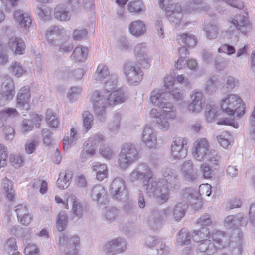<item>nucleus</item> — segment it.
<instances>
[{
	"label": "nucleus",
	"instance_id": "42",
	"mask_svg": "<svg viewBox=\"0 0 255 255\" xmlns=\"http://www.w3.org/2000/svg\"><path fill=\"white\" fill-rule=\"evenodd\" d=\"M188 207L186 203L178 202L173 210V215L175 221H180L185 214V211Z\"/></svg>",
	"mask_w": 255,
	"mask_h": 255
},
{
	"label": "nucleus",
	"instance_id": "43",
	"mask_svg": "<svg viewBox=\"0 0 255 255\" xmlns=\"http://www.w3.org/2000/svg\"><path fill=\"white\" fill-rule=\"evenodd\" d=\"M217 108L214 104H208L205 107V116L208 122H213L217 117Z\"/></svg>",
	"mask_w": 255,
	"mask_h": 255
},
{
	"label": "nucleus",
	"instance_id": "5",
	"mask_svg": "<svg viewBox=\"0 0 255 255\" xmlns=\"http://www.w3.org/2000/svg\"><path fill=\"white\" fill-rule=\"evenodd\" d=\"M222 111L229 115L240 117L245 113V106L242 99L238 95L230 94L226 95L220 102Z\"/></svg>",
	"mask_w": 255,
	"mask_h": 255
},
{
	"label": "nucleus",
	"instance_id": "19",
	"mask_svg": "<svg viewBox=\"0 0 255 255\" xmlns=\"http://www.w3.org/2000/svg\"><path fill=\"white\" fill-rule=\"evenodd\" d=\"M183 12L178 4H169L165 8V15L168 20L175 25L179 24L182 18Z\"/></svg>",
	"mask_w": 255,
	"mask_h": 255
},
{
	"label": "nucleus",
	"instance_id": "52",
	"mask_svg": "<svg viewBox=\"0 0 255 255\" xmlns=\"http://www.w3.org/2000/svg\"><path fill=\"white\" fill-rule=\"evenodd\" d=\"M10 69L12 73L17 77H21L26 70L22 65L18 62H13L11 64Z\"/></svg>",
	"mask_w": 255,
	"mask_h": 255
},
{
	"label": "nucleus",
	"instance_id": "44",
	"mask_svg": "<svg viewBox=\"0 0 255 255\" xmlns=\"http://www.w3.org/2000/svg\"><path fill=\"white\" fill-rule=\"evenodd\" d=\"M55 16L58 20L66 21L70 20L71 14L66 8L57 7L55 8Z\"/></svg>",
	"mask_w": 255,
	"mask_h": 255
},
{
	"label": "nucleus",
	"instance_id": "6",
	"mask_svg": "<svg viewBox=\"0 0 255 255\" xmlns=\"http://www.w3.org/2000/svg\"><path fill=\"white\" fill-rule=\"evenodd\" d=\"M139 155L135 146L131 143L123 144L119 154L118 165L121 169L125 170L137 161Z\"/></svg>",
	"mask_w": 255,
	"mask_h": 255
},
{
	"label": "nucleus",
	"instance_id": "20",
	"mask_svg": "<svg viewBox=\"0 0 255 255\" xmlns=\"http://www.w3.org/2000/svg\"><path fill=\"white\" fill-rule=\"evenodd\" d=\"M172 215L173 210L169 207L163 209L160 213L157 211H154L152 213L151 216L149 217L148 224L152 228L156 227L159 221L170 218L172 217Z\"/></svg>",
	"mask_w": 255,
	"mask_h": 255
},
{
	"label": "nucleus",
	"instance_id": "40",
	"mask_svg": "<svg viewBox=\"0 0 255 255\" xmlns=\"http://www.w3.org/2000/svg\"><path fill=\"white\" fill-rule=\"evenodd\" d=\"M192 239V232H189L186 229L183 228L178 232L176 242L179 245L189 244Z\"/></svg>",
	"mask_w": 255,
	"mask_h": 255
},
{
	"label": "nucleus",
	"instance_id": "25",
	"mask_svg": "<svg viewBox=\"0 0 255 255\" xmlns=\"http://www.w3.org/2000/svg\"><path fill=\"white\" fill-rule=\"evenodd\" d=\"M128 31L131 35L136 38H138L146 33V27L144 22L142 20H135L129 24Z\"/></svg>",
	"mask_w": 255,
	"mask_h": 255
},
{
	"label": "nucleus",
	"instance_id": "18",
	"mask_svg": "<svg viewBox=\"0 0 255 255\" xmlns=\"http://www.w3.org/2000/svg\"><path fill=\"white\" fill-rule=\"evenodd\" d=\"M147 46L145 42L137 43L134 47V53L136 59L144 68H147L151 62V59L147 55Z\"/></svg>",
	"mask_w": 255,
	"mask_h": 255
},
{
	"label": "nucleus",
	"instance_id": "64",
	"mask_svg": "<svg viewBox=\"0 0 255 255\" xmlns=\"http://www.w3.org/2000/svg\"><path fill=\"white\" fill-rule=\"evenodd\" d=\"M217 86L215 82L211 79L208 80L205 83L204 90L207 94H212L216 91Z\"/></svg>",
	"mask_w": 255,
	"mask_h": 255
},
{
	"label": "nucleus",
	"instance_id": "27",
	"mask_svg": "<svg viewBox=\"0 0 255 255\" xmlns=\"http://www.w3.org/2000/svg\"><path fill=\"white\" fill-rule=\"evenodd\" d=\"M244 217L239 213L227 216L224 220V226L228 229L238 228L243 225Z\"/></svg>",
	"mask_w": 255,
	"mask_h": 255
},
{
	"label": "nucleus",
	"instance_id": "51",
	"mask_svg": "<svg viewBox=\"0 0 255 255\" xmlns=\"http://www.w3.org/2000/svg\"><path fill=\"white\" fill-rule=\"evenodd\" d=\"M243 234L240 233L239 234L238 241L234 245L233 242L231 243V253L232 255H241L242 252L243 244Z\"/></svg>",
	"mask_w": 255,
	"mask_h": 255
},
{
	"label": "nucleus",
	"instance_id": "50",
	"mask_svg": "<svg viewBox=\"0 0 255 255\" xmlns=\"http://www.w3.org/2000/svg\"><path fill=\"white\" fill-rule=\"evenodd\" d=\"M9 161L12 166L19 168L23 165L24 157L19 154H11L9 157Z\"/></svg>",
	"mask_w": 255,
	"mask_h": 255
},
{
	"label": "nucleus",
	"instance_id": "46",
	"mask_svg": "<svg viewBox=\"0 0 255 255\" xmlns=\"http://www.w3.org/2000/svg\"><path fill=\"white\" fill-rule=\"evenodd\" d=\"M68 223V218L65 212L61 211L58 214L56 225L58 230L60 232L63 231L66 227Z\"/></svg>",
	"mask_w": 255,
	"mask_h": 255
},
{
	"label": "nucleus",
	"instance_id": "48",
	"mask_svg": "<svg viewBox=\"0 0 255 255\" xmlns=\"http://www.w3.org/2000/svg\"><path fill=\"white\" fill-rule=\"evenodd\" d=\"M77 136L74 128L71 129L70 139L69 136H65L63 138V148L65 150H68L72 145L75 143Z\"/></svg>",
	"mask_w": 255,
	"mask_h": 255
},
{
	"label": "nucleus",
	"instance_id": "33",
	"mask_svg": "<svg viewBox=\"0 0 255 255\" xmlns=\"http://www.w3.org/2000/svg\"><path fill=\"white\" fill-rule=\"evenodd\" d=\"M2 90L7 99H12L14 95V85L12 79L9 77L4 78L2 84Z\"/></svg>",
	"mask_w": 255,
	"mask_h": 255
},
{
	"label": "nucleus",
	"instance_id": "30",
	"mask_svg": "<svg viewBox=\"0 0 255 255\" xmlns=\"http://www.w3.org/2000/svg\"><path fill=\"white\" fill-rule=\"evenodd\" d=\"M64 29L60 26H52L47 29L45 32V38L48 44L51 46L56 45V41L54 37L58 35H61L63 32Z\"/></svg>",
	"mask_w": 255,
	"mask_h": 255
},
{
	"label": "nucleus",
	"instance_id": "4",
	"mask_svg": "<svg viewBox=\"0 0 255 255\" xmlns=\"http://www.w3.org/2000/svg\"><path fill=\"white\" fill-rule=\"evenodd\" d=\"M193 158L198 161L206 160L214 168L218 166L220 157L217 151L210 148V143L205 138L197 139L192 148Z\"/></svg>",
	"mask_w": 255,
	"mask_h": 255
},
{
	"label": "nucleus",
	"instance_id": "53",
	"mask_svg": "<svg viewBox=\"0 0 255 255\" xmlns=\"http://www.w3.org/2000/svg\"><path fill=\"white\" fill-rule=\"evenodd\" d=\"M116 46L120 51H126L130 47L128 39L124 37H120L117 39Z\"/></svg>",
	"mask_w": 255,
	"mask_h": 255
},
{
	"label": "nucleus",
	"instance_id": "2",
	"mask_svg": "<svg viewBox=\"0 0 255 255\" xmlns=\"http://www.w3.org/2000/svg\"><path fill=\"white\" fill-rule=\"evenodd\" d=\"M168 94L162 90L156 89L150 93V101L158 110L152 108L149 113L151 118L155 119L157 127L162 131H167L170 127V121L174 120L177 116L176 108L168 101Z\"/></svg>",
	"mask_w": 255,
	"mask_h": 255
},
{
	"label": "nucleus",
	"instance_id": "24",
	"mask_svg": "<svg viewBox=\"0 0 255 255\" xmlns=\"http://www.w3.org/2000/svg\"><path fill=\"white\" fill-rule=\"evenodd\" d=\"M7 46L15 55L23 54L26 48L24 40L17 36H12L8 39Z\"/></svg>",
	"mask_w": 255,
	"mask_h": 255
},
{
	"label": "nucleus",
	"instance_id": "14",
	"mask_svg": "<svg viewBox=\"0 0 255 255\" xmlns=\"http://www.w3.org/2000/svg\"><path fill=\"white\" fill-rule=\"evenodd\" d=\"M210 237L213 242L212 243L210 240L209 248L213 246L215 248V251L212 254H214L218 250L227 247L230 244V236L220 230H214L212 231Z\"/></svg>",
	"mask_w": 255,
	"mask_h": 255
},
{
	"label": "nucleus",
	"instance_id": "10",
	"mask_svg": "<svg viewBox=\"0 0 255 255\" xmlns=\"http://www.w3.org/2000/svg\"><path fill=\"white\" fill-rule=\"evenodd\" d=\"M105 140L103 134H97L89 137L84 144V148L81 151L80 158L83 161H85L93 156L97 146Z\"/></svg>",
	"mask_w": 255,
	"mask_h": 255
},
{
	"label": "nucleus",
	"instance_id": "11",
	"mask_svg": "<svg viewBox=\"0 0 255 255\" xmlns=\"http://www.w3.org/2000/svg\"><path fill=\"white\" fill-rule=\"evenodd\" d=\"M190 100L188 105V110L192 113H200L205 106L206 99L203 92L196 89L190 94Z\"/></svg>",
	"mask_w": 255,
	"mask_h": 255
},
{
	"label": "nucleus",
	"instance_id": "55",
	"mask_svg": "<svg viewBox=\"0 0 255 255\" xmlns=\"http://www.w3.org/2000/svg\"><path fill=\"white\" fill-rule=\"evenodd\" d=\"M39 144L38 139H31L28 140L25 145V150L27 154H30L34 153Z\"/></svg>",
	"mask_w": 255,
	"mask_h": 255
},
{
	"label": "nucleus",
	"instance_id": "15",
	"mask_svg": "<svg viewBox=\"0 0 255 255\" xmlns=\"http://www.w3.org/2000/svg\"><path fill=\"white\" fill-rule=\"evenodd\" d=\"M109 192L113 198L121 200L127 195L126 186L124 180L121 177H116L112 181Z\"/></svg>",
	"mask_w": 255,
	"mask_h": 255
},
{
	"label": "nucleus",
	"instance_id": "38",
	"mask_svg": "<svg viewBox=\"0 0 255 255\" xmlns=\"http://www.w3.org/2000/svg\"><path fill=\"white\" fill-rule=\"evenodd\" d=\"M88 52V50L86 47L79 45L75 48L71 57L76 61L83 62L87 58Z\"/></svg>",
	"mask_w": 255,
	"mask_h": 255
},
{
	"label": "nucleus",
	"instance_id": "62",
	"mask_svg": "<svg viewBox=\"0 0 255 255\" xmlns=\"http://www.w3.org/2000/svg\"><path fill=\"white\" fill-rule=\"evenodd\" d=\"M81 88L78 86L72 87L67 93V97L70 101H72L76 98L81 92Z\"/></svg>",
	"mask_w": 255,
	"mask_h": 255
},
{
	"label": "nucleus",
	"instance_id": "41",
	"mask_svg": "<svg viewBox=\"0 0 255 255\" xmlns=\"http://www.w3.org/2000/svg\"><path fill=\"white\" fill-rule=\"evenodd\" d=\"M110 75L108 67L103 64H101L98 66L94 77L96 81H102L105 80Z\"/></svg>",
	"mask_w": 255,
	"mask_h": 255
},
{
	"label": "nucleus",
	"instance_id": "57",
	"mask_svg": "<svg viewBox=\"0 0 255 255\" xmlns=\"http://www.w3.org/2000/svg\"><path fill=\"white\" fill-rule=\"evenodd\" d=\"M17 248L16 240L14 237L8 238L4 246V250L8 253L17 251Z\"/></svg>",
	"mask_w": 255,
	"mask_h": 255
},
{
	"label": "nucleus",
	"instance_id": "17",
	"mask_svg": "<svg viewBox=\"0 0 255 255\" xmlns=\"http://www.w3.org/2000/svg\"><path fill=\"white\" fill-rule=\"evenodd\" d=\"M187 143V139L184 138H180L172 142L170 155L173 159H180L186 156L187 150L184 145Z\"/></svg>",
	"mask_w": 255,
	"mask_h": 255
},
{
	"label": "nucleus",
	"instance_id": "13",
	"mask_svg": "<svg viewBox=\"0 0 255 255\" xmlns=\"http://www.w3.org/2000/svg\"><path fill=\"white\" fill-rule=\"evenodd\" d=\"M127 242L123 238L117 237L107 241L103 246L104 252L108 255H114L124 252Z\"/></svg>",
	"mask_w": 255,
	"mask_h": 255
},
{
	"label": "nucleus",
	"instance_id": "45",
	"mask_svg": "<svg viewBox=\"0 0 255 255\" xmlns=\"http://www.w3.org/2000/svg\"><path fill=\"white\" fill-rule=\"evenodd\" d=\"M83 74L84 71L82 69L75 70L67 69L64 71L63 78L64 79L74 78L80 79L82 78Z\"/></svg>",
	"mask_w": 255,
	"mask_h": 255
},
{
	"label": "nucleus",
	"instance_id": "1",
	"mask_svg": "<svg viewBox=\"0 0 255 255\" xmlns=\"http://www.w3.org/2000/svg\"><path fill=\"white\" fill-rule=\"evenodd\" d=\"M161 173V178L151 180L154 175L153 171L146 164H140L129 174L128 180L134 182L145 179L143 186L146 194L156 197L158 202L163 204L168 201L171 193L179 190V185L174 169L169 167L164 168Z\"/></svg>",
	"mask_w": 255,
	"mask_h": 255
},
{
	"label": "nucleus",
	"instance_id": "9",
	"mask_svg": "<svg viewBox=\"0 0 255 255\" xmlns=\"http://www.w3.org/2000/svg\"><path fill=\"white\" fill-rule=\"evenodd\" d=\"M123 73L127 82L130 85H136L142 79V70L135 62L127 61L125 62L123 66Z\"/></svg>",
	"mask_w": 255,
	"mask_h": 255
},
{
	"label": "nucleus",
	"instance_id": "23",
	"mask_svg": "<svg viewBox=\"0 0 255 255\" xmlns=\"http://www.w3.org/2000/svg\"><path fill=\"white\" fill-rule=\"evenodd\" d=\"M13 17L17 27L23 31L27 30L31 24L32 20L30 15L21 10L15 11Z\"/></svg>",
	"mask_w": 255,
	"mask_h": 255
},
{
	"label": "nucleus",
	"instance_id": "59",
	"mask_svg": "<svg viewBox=\"0 0 255 255\" xmlns=\"http://www.w3.org/2000/svg\"><path fill=\"white\" fill-rule=\"evenodd\" d=\"M200 171L204 178L210 179L212 177L213 170L209 164L202 163L200 166Z\"/></svg>",
	"mask_w": 255,
	"mask_h": 255
},
{
	"label": "nucleus",
	"instance_id": "29",
	"mask_svg": "<svg viewBox=\"0 0 255 255\" xmlns=\"http://www.w3.org/2000/svg\"><path fill=\"white\" fill-rule=\"evenodd\" d=\"M91 197L94 201L102 204L107 198L106 190L102 185H96L91 189Z\"/></svg>",
	"mask_w": 255,
	"mask_h": 255
},
{
	"label": "nucleus",
	"instance_id": "63",
	"mask_svg": "<svg viewBox=\"0 0 255 255\" xmlns=\"http://www.w3.org/2000/svg\"><path fill=\"white\" fill-rule=\"evenodd\" d=\"M238 84V81L235 78L232 76H228L227 78L225 88L227 89V91H232L236 86Z\"/></svg>",
	"mask_w": 255,
	"mask_h": 255
},
{
	"label": "nucleus",
	"instance_id": "60",
	"mask_svg": "<svg viewBox=\"0 0 255 255\" xmlns=\"http://www.w3.org/2000/svg\"><path fill=\"white\" fill-rule=\"evenodd\" d=\"M7 151L5 146L0 145V169L7 164Z\"/></svg>",
	"mask_w": 255,
	"mask_h": 255
},
{
	"label": "nucleus",
	"instance_id": "12",
	"mask_svg": "<svg viewBox=\"0 0 255 255\" xmlns=\"http://www.w3.org/2000/svg\"><path fill=\"white\" fill-rule=\"evenodd\" d=\"M69 205L71 206V219L75 221L82 219L84 215V207L79 199L73 194L67 196L66 203H64V208L69 209Z\"/></svg>",
	"mask_w": 255,
	"mask_h": 255
},
{
	"label": "nucleus",
	"instance_id": "22",
	"mask_svg": "<svg viewBox=\"0 0 255 255\" xmlns=\"http://www.w3.org/2000/svg\"><path fill=\"white\" fill-rule=\"evenodd\" d=\"M142 141L144 145L149 148H155L157 144V137L156 133L149 125H146L142 132Z\"/></svg>",
	"mask_w": 255,
	"mask_h": 255
},
{
	"label": "nucleus",
	"instance_id": "26",
	"mask_svg": "<svg viewBox=\"0 0 255 255\" xmlns=\"http://www.w3.org/2000/svg\"><path fill=\"white\" fill-rule=\"evenodd\" d=\"M30 93L28 87L21 88L17 95V105L18 107L27 109L30 101Z\"/></svg>",
	"mask_w": 255,
	"mask_h": 255
},
{
	"label": "nucleus",
	"instance_id": "61",
	"mask_svg": "<svg viewBox=\"0 0 255 255\" xmlns=\"http://www.w3.org/2000/svg\"><path fill=\"white\" fill-rule=\"evenodd\" d=\"M230 136L228 132H223L222 134L217 137L218 142L219 144L224 148H227L230 145L229 139L227 138Z\"/></svg>",
	"mask_w": 255,
	"mask_h": 255
},
{
	"label": "nucleus",
	"instance_id": "16",
	"mask_svg": "<svg viewBox=\"0 0 255 255\" xmlns=\"http://www.w3.org/2000/svg\"><path fill=\"white\" fill-rule=\"evenodd\" d=\"M229 31L238 30L243 34H246L250 28V24L246 17L243 15H236L229 20Z\"/></svg>",
	"mask_w": 255,
	"mask_h": 255
},
{
	"label": "nucleus",
	"instance_id": "37",
	"mask_svg": "<svg viewBox=\"0 0 255 255\" xmlns=\"http://www.w3.org/2000/svg\"><path fill=\"white\" fill-rule=\"evenodd\" d=\"M36 13L39 19L43 21H49L52 18V9L45 5L38 6L36 9Z\"/></svg>",
	"mask_w": 255,
	"mask_h": 255
},
{
	"label": "nucleus",
	"instance_id": "56",
	"mask_svg": "<svg viewBox=\"0 0 255 255\" xmlns=\"http://www.w3.org/2000/svg\"><path fill=\"white\" fill-rule=\"evenodd\" d=\"M119 214V210L115 207H107L104 214L105 219L109 221H114Z\"/></svg>",
	"mask_w": 255,
	"mask_h": 255
},
{
	"label": "nucleus",
	"instance_id": "54",
	"mask_svg": "<svg viewBox=\"0 0 255 255\" xmlns=\"http://www.w3.org/2000/svg\"><path fill=\"white\" fill-rule=\"evenodd\" d=\"M128 9L131 12L138 13L145 10L144 4L139 0L130 2L128 5Z\"/></svg>",
	"mask_w": 255,
	"mask_h": 255
},
{
	"label": "nucleus",
	"instance_id": "28",
	"mask_svg": "<svg viewBox=\"0 0 255 255\" xmlns=\"http://www.w3.org/2000/svg\"><path fill=\"white\" fill-rule=\"evenodd\" d=\"M185 192L189 194L188 200L195 210H199L202 207L201 194L197 190H191L188 188Z\"/></svg>",
	"mask_w": 255,
	"mask_h": 255
},
{
	"label": "nucleus",
	"instance_id": "21",
	"mask_svg": "<svg viewBox=\"0 0 255 255\" xmlns=\"http://www.w3.org/2000/svg\"><path fill=\"white\" fill-rule=\"evenodd\" d=\"M180 173L186 180L194 181L197 178V174L194 169L193 162L191 160H186L181 164Z\"/></svg>",
	"mask_w": 255,
	"mask_h": 255
},
{
	"label": "nucleus",
	"instance_id": "7",
	"mask_svg": "<svg viewBox=\"0 0 255 255\" xmlns=\"http://www.w3.org/2000/svg\"><path fill=\"white\" fill-rule=\"evenodd\" d=\"M192 239L198 244L196 247V252L212 254L215 251L213 246L209 248L210 234L208 228L202 227L199 230H194L192 232Z\"/></svg>",
	"mask_w": 255,
	"mask_h": 255
},
{
	"label": "nucleus",
	"instance_id": "8",
	"mask_svg": "<svg viewBox=\"0 0 255 255\" xmlns=\"http://www.w3.org/2000/svg\"><path fill=\"white\" fill-rule=\"evenodd\" d=\"M79 238L77 236L61 234L59 238V249L65 255H76L79 248Z\"/></svg>",
	"mask_w": 255,
	"mask_h": 255
},
{
	"label": "nucleus",
	"instance_id": "31",
	"mask_svg": "<svg viewBox=\"0 0 255 255\" xmlns=\"http://www.w3.org/2000/svg\"><path fill=\"white\" fill-rule=\"evenodd\" d=\"M92 172L95 174L96 179L99 181L107 178L109 174L107 164L100 162H97L93 165Z\"/></svg>",
	"mask_w": 255,
	"mask_h": 255
},
{
	"label": "nucleus",
	"instance_id": "39",
	"mask_svg": "<svg viewBox=\"0 0 255 255\" xmlns=\"http://www.w3.org/2000/svg\"><path fill=\"white\" fill-rule=\"evenodd\" d=\"M203 31L208 39H215L218 37L219 27L217 24L209 23L204 26Z\"/></svg>",
	"mask_w": 255,
	"mask_h": 255
},
{
	"label": "nucleus",
	"instance_id": "3",
	"mask_svg": "<svg viewBox=\"0 0 255 255\" xmlns=\"http://www.w3.org/2000/svg\"><path fill=\"white\" fill-rule=\"evenodd\" d=\"M128 98L127 94L121 88L109 94L104 91L96 90L91 94L90 102L95 115L99 116L101 122H104L107 107L124 103Z\"/></svg>",
	"mask_w": 255,
	"mask_h": 255
},
{
	"label": "nucleus",
	"instance_id": "49",
	"mask_svg": "<svg viewBox=\"0 0 255 255\" xmlns=\"http://www.w3.org/2000/svg\"><path fill=\"white\" fill-rule=\"evenodd\" d=\"M46 120L49 126L53 128H56L59 124L56 115L50 110L46 111Z\"/></svg>",
	"mask_w": 255,
	"mask_h": 255
},
{
	"label": "nucleus",
	"instance_id": "47",
	"mask_svg": "<svg viewBox=\"0 0 255 255\" xmlns=\"http://www.w3.org/2000/svg\"><path fill=\"white\" fill-rule=\"evenodd\" d=\"M93 116L90 112L86 111L83 114V126L85 131L91 129L93 125Z\"/></svg>",
	"mask_w": 255,
	"mask_h": 255
},
{
	"label": "nucleus",
	"instance_id": "35",
	"mask_svg": "<svg viewBox=\"0 0 255 255\" xmlns=\"http://www.w3.org/2000/svg\"><path fill=\"white\" fill-rule=\"evenodd\" d=\"M1 188L3 194L6 198L10 201H12L15 197V194L13 189L12 181L5 177L2 180Z\"/></svg>",
	"mask_w": 255,
	"mask_h": 255
},
{
	"label": "nucleus",
	"instance_id": "36",
	"mask_svg": "<svg viewBox=\"0 0 255 255\" xmlns=\"http://www.w3.org/2000/svg\"><path fill=\"white\" fill-rule=\"evenodd\" d=\"M177 40L179 44L188 48L194 47L197 43L195 36L190 33H184L179 35Z\"/></svg>",
	"mask_w": 255,
	"mask_h": 255
},
{
	"label": "nucleus",
	"instance_id": "32",
	"mask_svg": "<svg viewBox=\"0 0 255 255\" xmlns=\"http://www.w3.org/2000/svg\"><path fill=\"white\" fill-rule=\"evenodd\" d=\"M73 176V172L71 170H66L64 173H60L57 180V187L61 189L67 188L71 183Z\"/></svg>",
	"mask_w": 255,
	"mask_h": 255
},
{
	"label": "nucleus",
	"instance_id": "34",
	"mask_svg": "<svg viewBox=\"0 0 255 255\" xmlns=\"http://www.w3.org/2000/svg\"><path fill=\"white\" fill-rule=\"evenodd\" d=\"M118 81V76L116 74H112L105 79L104 85V92L109 94L111 92H115Z\"/></svg>",
	"mask_w": 255,
	"mask_h": 255
},
{
	"label": "nucleus",
	"instance_id": "58",
	"mask_svg": "<svg viewBox=\"0 0 255 255\" xmlns=\"http://www.w3.org/2000/svg\"><path fill=\"white\" fill-rule=\"evenodd\" d=\"M24 253L25 255H40V252L37 246L29 243L25 247Z\"/></svg>",
	"mask_w": 255,
	"mask_h": 255
}]
</instances>
